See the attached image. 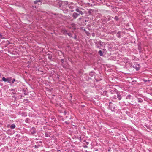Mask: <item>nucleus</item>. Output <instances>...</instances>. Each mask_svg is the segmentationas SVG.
Segmentation results:
<instances>
[{
  "mask_svg": "<svg viewBox=\"0 0 152 152\" xmlns=\"http://www.w3.org/2000/svg\"><path fill=\"white\" fill-rule=\"evenodd\" d=\"M83 21L84 22H86L87 21L86 20H83Z\"/></svg>",
  "mask_w": 152,
  "mask_h": 152,
  "instance_id": "obj_41",
  "label": "nucleus"
},
{
  "mask_svg": "<svg viewBox=\"0 0 152 152\" xmlns=\"http://www.w3.org/2000/svg\"><path fill=\"white\" fill-rule=\"evenodd\" d=\"M20 112H18V114H19V115H20L21 114H20Z\"/></svg>",
  "mask_w": 152,
  "mask_h": 152,
  "instance_id": "obj_45",
  "label": "nucleus"
},
{
  "mask_svg": "<svg viewBox=\"0 0 152 152\" xmlns=\"http://www.w3.org/2000/svg\"><path fill=\"white\" fill-rule=\"evenodd\" d=\"M84 31H85V32L86 31V29H85V28H84Z\"/></svg>",
  "mask_w": 152,
  "mask_h": 152,
  "instance_id": "obj_48",
  "label": "nucleus"
},
{
  "mask_svg": "<svg viewBox=\"0 0 152 152\" xmlns=\"http://www.w3.org/2000/svg\"><path fill=\"white\" fill-rule=\"evenodd\" d=\"M74 38L75 40H76V39H77V36H76V35L75 34V36L74 37Z\"/></svg>",
  "mask_w": 152,
  "mask_h": 152,
  "instance_id": "obj_34",
  "label": "nucleus"
},
{
  "mask_svg": "<svg viewBox=\"0 0 152 152\" xmlns=\"http://www.w3.org/2000/svg\"><path fill=\"white\" fill-rule=\"evenodd\" d=\"M121 33V32L120 31H118L116 34V36L118 38H121V35L120 34Z\"/></svg>",
  "mask_w": 152,
  "mask_h": 152,
  "instance_id": "obj_17",
  "label": "nucleus"
},
{
  "mask_svg": "<svg viewBox=\"0 0 152 152\" xmlns=\"http://www.w3.org/2000/svg\"><path fill=\"white\" fill-rule=\"evenodd\" d=\"M140 65L139 64H134L132 66V67L135 69L136 71H138L140 69Z\"/></svg>",
  "mask_w": 152,
  "mask_h": 152,
  "instance_id": "obj_5",
  "label": "nucleus"
},
{
  "mask_svg": "<svg viewBox=\"0 0 152 152\" xmlns=\"http://www.w3.org/2000/svg\"><path fill=\"white\" fill-rule=\"evenodd\" d=\"M39 142L40 143H42V142L41 141H39Z\"/></svg>",
  "mask_w": 152,
  "mask_h": 152,
  "instance_id": "obj_46",
  "label": "nucleus"
},
{
  "mask_svg": "<svg viewBox=\"0 0 152 152\" xmlns=\"http://www.w3.org/2000/svg\"><path fill=\"white\" fill-rule=\"evenodd\" d=\"M30 131L31 134L34 135V134H36L37 131L35 127H32L30 129Z\"/></svg>",
  "mask_w": 152,
  "mask_h": 152,
  "instance_id": "obj_2",
  "label": "nucleus"
},
{
  "mask_svg": "<svg viewBox=\"0 0 152 152\" xmlns=\"http://www.w3.org/2000/svg\"><path fill=\"white\" fill-rule=\"evenodd\" d=\"M65 123H67L66 121Z\"/></svg>",
  "mask_w": 152,
  "mask_h": 152,
  "instance_id": "obj_57",
  "label": "nucleus"
},
{
  "mask_svg": "<svg viewBox=\"0 0 152 152\" xmlns=\"http://www.w3.org/2000/svg\"><path fill=\"white\" fill-rule=\"evenodd\" d=\"M117 99V96L116 95H114L112 97V101L113 102H116Z\"/></svg>",
  "mask_w": 152,
  "mask_h": 152,
  "instance_id": "obj_13",
  "label": "nucleus"
},
{
  "mask_svg": "<svg viewBox=\"0 0 152 152\" xmlns=\"http://www.w3.org/2000/svg\"><path fill=\"white\" fill-rule=\"evenodd\" d=\"M40 146V145H35L34 146V147L35 148H39V147Z\"/></svg>",
  "mask_w": 152,
  "mask_h": 152,
  "instance_id": "obj_31",
  "label": "nucleus"
},
{
  "mask_svg": "<svg viewBox=\"0 0 152 152\" xmlns=\"http://www.w3.org/2000/svg\"><path fill=\"white\" fill-rule=\"evenodd\" d=\"M138 102L139 103H142L143 102V100L141 98H138Z\"/></svg>",
  "mask_w": 152,
  "mask_h": 152,
  "instance_id": "obj_21",
  "label": "nucleus"
},
{
  "mask_svg": "<svg viewBox=\"0 0 152 152\" xmlns=\"http://www.w3.org/2000/svg\"><path fill=\"white\" fill-rule=\"evenodd\" d=\"M64 33H65V34H67V33H68L67 32V31L66 30H64Z\"/></svg>",
  "mask_w": 152,
  "mask_h": 152,
  "instance_id": "obj_38",
  "label": "nucleus"
},
{
  "mask_svg": "<svg viewBox=\"0 0 152 152\" xmlns=\"http://www.w3.org/2000/svg\"><path fill=\"white\" fill-rule=\"evenodd\" d=\"M103 52H104L106 51V50L105 49H103Z\"/></svg>",
  "mask_w": 152,
  "mask_h": 152,
  "instance_id": "obj_40",
  "label": "nucleus"
},
{
  "mask_svg": "<svg viewBox=\"0 0 152 152\" xmlns=\"http://www.w3.org/2000/svg\"><path fill=\"white\" fill-rule=\"evenodd\" d=\"M99 46H97V48H99Z\"/></svg>",
  "mask_w": 152,
  "mask_h": 152,
  "instance_id": "obj_53",
  "label": "nucleus"
},
{
  "mask_svg": "<svg viewBox=\"0 0 152 152\" xmlns=\"http://www.w3.org/2000/svg\"><path fill=\"white\" fill-rule=\"evenodd\" d=\"M120 93L121 92L120 91H118L116 93L117 96V98L119 100H121L122 99V97L121 96Z\"/></svg>",
  "mask_w": 152,
  "mask_h": 152,
  "instance_id": "obj_7",
  "label": "nucleus"
},
{
  "mask_svg": "<svg viewBox=\"0 0 152 152\" xmlns=\"http://www.w3.org/2000/svg\"><path fill=\"white\" fill-rule=\"evenodd\" d=\"M58 151H60V150H58Z\"/></svg>",
  "mask_w": 152,
  "mask_h": 152,
  "instance_id": "obj_55",
  "label": "nucleus"
},
{
  "mask_svg": "<svg viewBox=\"0 0 152 152\" xmlns=\"http://www.w3.org/2000/svg\"><path fill=\"white\" fill-rule=\"evenodd\" d=\"M107 108L111 110L112 112H115V106L114 104L109 105Z\"/></svg>",
  "mask_w": 152,
  "mask_h": 152,
  "instance_id": "obj_4",
  "label": "nucleus"
},
{
  "mask_svg": "<svg viewBox=\"0 0 152 152\" xmlns=\"http://www.w3.org/2000/svg\"><path fill=\"white\" fill-rule=\"evenodd\" d=\"M84 147L85 148H88V146L86 145L84 146Z\"/></svg>",
  "mask_w": 152,
  "mask_h": 152,
  "instance_id": "obj_39",
  "label": "nucleus"
},
{
  "mask_svg": "<svg viewBox=\"0 0 152 152\" xmlns=\"http://www.w3.org/2000/svg\"><path fill=\"white\" fill-rule=\"evenodd\" d=\"M68 7L69 8H70L71 9H72L73 8V7H72L71 6V5L70 4H69L68 5Z\"/></svg>",
  "mask_w": 152,
  "mask_h": 152,
  "instance_id": "obj_29",
  "label": "nucleus"
},
{
  "mask_svg": "<svg viewBox=\"0 0 152 152\" xmlns=\"http://www.w3.org/2000/svg\"><path fill=\"white\" fill-rule=\"evenodd\" d=\"M6 47H7L6 46H5V47L6 48Z\"/></svg>",
  "mask_w": 152,
  "mask_h": 152,
  "instance_id": "obj_56",
  "label": "nucleus"
},
{
  "mask_svg": "<svg viewBox=\"0 0 152 152\" xmlns=\"http://www.w3.org/2000/svg\"><path fill=\"white\" fill-rule=\"evenodd\" d=\"M79 16V14L76 12H74L72 15V17L74 19H76Z\"/></svg>",
  "mask_w": 152,
  "mask_h": 152,
  "instance_id": "obj_9",
  "label": "nucleus"
},
{
  "mask_svg": "<svg viewBox=\"0 0 152 152\" xmlns=\"http://www.w3.org/2000/svg\"><path fill=\"white\" fill-rule=\"evenodd\" d=\"M73 11H74V10H71V12H73Z\"/></svg>",
  "mask_w": 152,
  "mask_h": 152,
  "instance_id": "obj_51",
  "label": "nucleus"
},
{
  "mask_svg": "<svg viewBox=\"0 0 152 152\" xmlns=\"http://www.w3.org/2000/svg\"><path fill=\"white\" fill-rule=\"evenodd\" d=\"M61 62L62 63H63L64 62V59H61Z\"/></svg>",
  "mask_w": 152,
  "mask_h": 152,
  "instance_id": "obj_33",
  "label": "nucleus"
},
{
  "mask_svg": "<svg viewBox=\"0 0 152 152\" xmlns=\"http://www.w3.org/2000/svg\"><path fill=\"white\" fill-rule=\"evenodd\" d=\"M141 45L142 44L141 42H139L137 44L138 49L139 51L140 52L141 51L142 49Z\"/></svg>",
  "mask_w": 152,
  "mask_h": 152,
  "instance_id": "obj_11",
  "label": "nucleus"
},
{
  "mask_svg": "<svg viewBox=\"0 0 152 152\" xmlns=\"http://www.w3.org/2000/svg\"><path fill=\"white\" fill-rule=\"evenodd\" d=\"M5 39L4 37H3L1 34H0V39Z\"/></svg>",
  "mask_w": 152,
  "mask_h": 152,
  "instance_id": "obj_27",
  "label": "nucleus"
},
{
  "mask_svg": "<svg viewBox=\"0 0 152 152\" xmlns=\"http://www.w3.org/2000/svg\"><path fill=\"white\" fill-rule=\"evenodd\" d=\"M102 42L101 41H99L98 42V44H99V45L100 46H102Z\"/></svg>",
  "mask_w": 152,
  "mask_h": 152,
  "instance_id": "obj_28",
  "label": "nucleus"
},
{
  "mask_svg": "<svg viewBox=\"0 0 152 152\" xmlns=\"http://www.w3.org/2000/svg\"><path fill=\"white\" fill-rule=\"evenodd\" d=\"M94 74L95 72L94 71H92L89 73V75L91 77H92L93 76H94Z\"/></svg>",
  "mask_w": 152,
  "mask_h": 152,
  "instance_id": "obj_14",
  "label": "nucleus"
},
{
  "mask_svg": "<svg viewBox=\"0 0 152 152\" xmlns=\"http://www.w3.org/2000/svg\"><path fill=\"white\" fill-rule=\"evenodd\" d=\"M82 106L83 107H85V105H82Z\"/></svg>",
  "mask_w": 152,
  "mask_h": 152,
  "instance_id": "obj_47",
  "label": "nucleus"
},
{
  "mask_svg": "<svg viewBox=\"0 0 152 152\" xmlns=\"http://www.w3.org/2000/svg\"><path fill=\"white\" fill-rule=\"evenodd\" d=\"M45 136L46 137H50V136L48 134L47 132L46 131H45Z\"/></svg>",
  "mask_w": 152,
  "mask_h": 152,
  "instance_id": "obj_24",
  "label": "nucleus"
},
{
  "mask_svg": "<svg viewBox=\"0 0 152 152\" xmlns=\"http://www.w3.org/2000/svg\"><path fill=\"white\" fill-rule=\"evenodd\" d=\"M125 61L127 63V65H128V66H129L130 67H132L133 65L132 62L128 61V59L127 58L126 59Z\"/></svg>",
  "mask_w": 152,
  "mask_h": 152,
  "instance_id": "obj_8",
  "label": "nucleus"
},
{
  "mask_svg": "<svg viewBox=\"0 0 152 152\" xmlns=\"http://www.w3.org/2000/svg\"><path fill=\"white\" fill-rule=\"evenodd\" d=\"M59 5L60 6H61L62 5V2H61V3H60L59 4Z\"/></svg>",
  "mask_w": 152,
  "mask_h": 152,
  "instance_id": "obj_43",
  "label": "nucleus"
},
{
  "mask_svg": "<svg viewBox=\"0 0 152 152\" xmlns=\"http://www.w3.org/2000/svg\"><path fill=\"white\" fill-rule=\"evenodd\" d=\"M6 42H7L8 44H10V42L9 41H6Z\"/></svg>",
  "mask_w": 152,
  "mask_h": 152,
  "instance_id": "obj_36",
  "label": "nucleus"
},
{
  "mask_svg": "<svg viewBox=\"0 0 152 152\" xmlns=\"http://www.w3.org/2000/svg\"><path fill=\"white\" fill-rule=\"evenodd\" d=\"M1 74L0 73V77H1Z\"/></svg>",
  "mask_w": 152,
  "mask_h": 152,
  "instance_id": "obj_54",
  "label": "nucleus"
},
{
  "mask_svg": "<svg viewBox=\"0 0 152 152\" xmlns=\"http://www.w3.org/2000/svg\"><path fill=\"white\" fill-rule=\"evenodd\" d=\"M42 2V0H36L35 1H34V4H38V3L41 2V3Z\"/></svg>",
  "mask_w": 152,
  "mask_h": 152,
  "instance_id": "obj_16",
  "label": "nucleus"
},
{
  "mask_svg": "<svg viewBox=\"0 0 152 152\" xmlns=\"http://www.w3.org/2000/svg\"><path fill=\"white\" fill-rule=\"evenodd\" d=\"M108 91L111 94H114V93H116L118 91L117 90V89L115 88H112L109 89L108 90Z\"/></svg>",
  "mask_w": 152,
  "mask_h": 152,
  "instance_id": "obj_6",
  "label": "nucleus"
},
{
  "mask_svg": "<svg viewBox=\"0 0 152 152\" xmlns=\"http://www.w3.org/2000/svg\"><path fill=\"white\" fill-rule=\"evenodd\" d=\"M66 12H67L68 11V10H66Z\"/></svg>",
  "mask_w": 152,
  "mask_h": 152,
  "instance_id": "obj_50",
  "label": "nucleus"
},
{
  "mask_svg": "<svg viewBox=\"0 0 152 152\" xmlns=\"http://www.w3.org/2000/svg\"><path fill=\"white\" fill-rule=\"evenodd\" d=\"M114 19L116 21H118L119 20V18L117 16H115L114 18Z\"/></svg>",
  "mask_w": 152,
  "mask_h": 152,
  "instance_id": "obj_22",
  "label": "nucleus"
},
{
  "mask_svg": "<svg viewBox=\"0 0 152 152\" xmlns=\"http://www.w3.org/2000/svg\"><path fill=\"white\" fill-rule=\"evenodd\" d=\"M82 19V17H80L77 19V21L78 22H80L79 23V24H80V25H84L86 24L84 22L83 23H81L80 22V21H81Z\"/></svg>",
  "mask_w": 152,
  "mask_h": 152,
  "instance_id": "obj_12",
  "label": "nucleus"
},
{
  "mask_svg": "<svg viewBox=\"0 0 152 152\" xmlns=\"http://www.w3.org/2000/svg\"><path fill=\"white\" fill-rule=\"evenodd\" d=\"M28 118H26V121L28 120Z\"/></svg>",
  "mask_w": 152,
  "mask_h": 152,
  "instance_id": "obj_44",
  "label": "nucleus"
},
{
  "mask_svg": "<svg viewBox=\"0 0 152 152\" xmlns=\"http://www.w3.org/2000/svg\"><path fill=\"white\" fill-rule=\"evenodd\" d=\"M82 9L81 8H80L77 7L75 9V11L78 13V14H79V16L80 15H83V12L82 10Z\"/></svg>",
  "mask_w": 152,
  "mask_h": 152,
  "instance_id": "obj_1",
  "label": "nucleus"
},
{
  "mask_svg": "<svg viewBox=\"0 0 152 152\" xmlns=\"http://www.w3.org/2000/svg\"><path fill=\"white\" fill-rule=\"evenodd\" d=\"M11 80V77H8L5 78L4 77H2V80L5 82H7L10 83V80Z\"/></svg>",
  "mask_w": 152,
  "mask_h": 152,
  "instance_id": "obj_3",
  "label": "nucleus"
},
{
  "mask_svg": "<svg viewBox=\"0 0 152 152\" xmlns=\"http://www.w3.org/2000/svg\"><path fill=\"white\" fill-rule=\"evenodd\" d=\"M131 96L130 94H129L127 95V96L126 97V99H130V98Z\"/></svg>",
  "mask_w": 152,
  "mask_h": 152,
  "instance_id": "obj_25",
  "label": "nucleus"
},
{
  "mask_svg": "<svg viewBox=\"0 0 152 152\" xmlns=\"http://www.w3.org/2000/svg\"><path fill=\"white\" fill-rule=\"evenodd\" d=\"M0 81H2V80H0ZM3 83L0 82V86H3Z\"/></svg>",
  "mask_w": 152,
  "mask_h": 152,
  "instance_id": "obj_32",
  "label": "nucleus"
},
{
  "mask_svg": "<svg viewBox=\"0 0 152 152\" xmlns=\"http://www.w3.org/2000/svg\"><path fill=\"white\" fill-rule=\"evenodd\" d=\"M92 35L93 36H94V33L93 34H92Z\"/></svg>",
  "mask_w": 152,
  "mask_h": 152,
  "instance_id": "obj_52",
  "label": "nucleus"
},
{
  "mask_svg": "<svg viewBox=\"0 0 152 152\" xmlns=\"http://www.w3.org/2000/svg\"><path fill=\"white\" fill-rule=\"evenodd\" d=\"M18 83V81L15 80V78H12L11 77V80H10V83L11 84H13L14 83V82Z\"/></svg>",
  "mask_w": 152,
  "mask_h": 152,
  "instance_id": "obj_10",
  "label": "nucleus"
},
{
  "mask_svg": "<svg viewBox=\"0 0 152 152\" xmlns=\"http://www.w3.org/2000/svg\"><path fill=\"white\" fill-rule=\"evenodd\" d=\"M86 143L87 145H88L89 144V142H87V141H86Z\"/></svg>",
  "mask_w": 152,
  "mask_h": 152,
  "instance_id": "obj_37",
  "label": "nucleus"
},
{
  "mask_svg": "<svg viewBox=\"0 0 152 152\" xmlns=\"http://www.w3.org/2000/svg\"><path fill=\"white\" fill-rule=\"evenodd\" d=\"M143 81L145 83H149L151 81L150 80H147L145 79H143Z\"/></svg>",
  "mask_w": 152,
  "mask_h": 152,
  "instance_id": "obj_23",
  "label": "nucleus"
},
{
  "mask_svg": "<svg viewBox=\"0 0 152 152\" xmlns=\"http://www.w3.org/2000/svg\"><path fill=\"white\" fill-rule=\"evenodd\" d=\"M21 115L22 116L26 117L27 116V114L25 112H22L21 113Z\"/></svg>",
  "mask_w": 152,
  "mask_h": 152,
  "instance_id": "obj_20",
  "label": "nucleus"
},
{
  "mask_svg": "<svg viewBox=\"0 0 152 152\" xmlns=\"http://www.w3.org/2000/svg\"><path fill=\"white\" fill-rule=\"evenodd\" d=\"M15 127L16 126L14 124H12L11 125L10 128L11 129H13L15 128Z\"/></svg>",
  "mask_w": 152,
  "mask_h": 152,
  "instance_id": "obj_18",
  "label": "nucleus"
},
{
  "mask_svg": "<svg viewBox=\"0 0 152 152\" xmlns=\"http://www.w3.org/2000/svg\"><path fill=\"white\" fill-rule=\"evenodd\" d=\"M36 6H33V8H36Z\"/></svg>",
  "mask_w": 152,
  "mask_h": 152,
  "instance_id": "obj_42",
  "label": "nucleus"
},
{
  "mask_svg": "<svg viewBox=\"0 0 152 152\" xmlns=\"http://www.w3.org/2000/svg\"><path fill=\"white\" fill-rule=\"evenodd\" d=\"M90 79H91V78H89V77H88V80H89Z\"/></svg>",
  "mask_w": 152,
  "mask_h": 152,
  "instance_id": "obj_49",
  "label": "nucleus"
},
{
  "mask_svg": "<svg viewBox=\"0 0 152 152\" xmlns=\"http://www.w3.org/2000/svg\"><path fill=\"white\" fill-rule=\"evenodd\" d=\"M67 34L70 37H72V34L71 33H67Z\"/></svg>",
  "mask_w": 152,
  "mask_h": 152,
  "instance_id": "obj_26",
  "label": "nucleus"
},
{
  "mask_svg": "<svg viewBox=\"0 0 152 152\" xmlns=\"http://www.w3.org/2000/svg\"><path fill=\"white\" fill-rule=\"evenodd\" d=\"M98 54L100 56H103V52L101 50H99L98 51Z\"/></svg>",
  "mask_w": 152,
  "mask_h": 152,
  "instance_id": "obj_19",
  "label": "nucleus"
},
{
  "mask_svg": "<svg viewBox=\"0 0 152 152\" xmlns=\"http://www.w3.org/2000/svg\"><path fill=\"white\" fill-rule=\"evenodd\" d=\"M107 91H104L103 92V94L106 96H107Z\"/></svg>",
  "mask_w": 152,
  "mask_h": 152,
  "instance_id": "obj_30",
  "label": "nucleus"
},
{
  "mask_svg": "<svg viewBox=\"0 0 152 152\" xmlns=\"http://www.w3.org/2000/svg\"><path fill=\"white\" fill-rule=\"evenodd\" d=\"M113 104L111 102H109V105H112V104Z\"/></svg>",
  "mask_w": 152,
  "mask_h": 152,
  "instance_id": "obj_35",
  "label": "nucleus"
},
{
  "mask_svg": "<svg viewBox=\"0 0 152 152\" xmlns=\"http://www.w3.org/2000/svg\"><path fill=\"white\" fill-rule=\"evenodd\" d=\"M47 55H48V58L50 60H52V55L51 54L48 53L47 54Z\"/></svg>",
  "mask_w": 152,
  "mask_h": 152,
  "instance_id": "obj_15",
  "label": "nucleus"
}]
</instances>
